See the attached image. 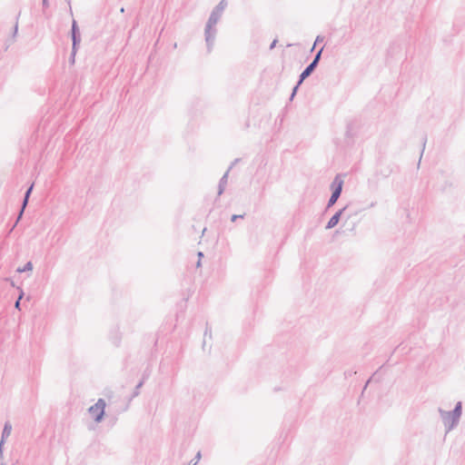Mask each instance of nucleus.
I'll return each mask as SVG.
<instances>
[{
	"instance_id": "obj_5",
	"label": "nucleus",
	"mask_w": 465,
	"mask_h": 465,
	"mask_svg": "<svg viewBox=\"0 0 465 465\" xmlns=\"http://www.w3.org/2000/svg\"><path fill=\"white\" fill-rule=\"evenodd\" d=\"M71 36L73 42V54H76L77 46L81 42V34L75 20H73L72 23Z\"/></svg>"
},
{
	"instance_id": "obj_28",
	"label": "nucleus",
	"mask_w": 465,
	"mask_h": 465,
	"mask_svg": "<svg viewBox=\"0 0 465 465\" xmlns=\"http://www.w3.org/2000/svg\"><path fill=\"white\" fill-rule=\"evenodd\" d=\"M196 464H197V461L191 460L188 465H196Z\"/></svg>"
},
{
	"instance_id": "obj_13",
	"label": "nucleus",
	"mask_w": 465,
	"mask_h": 465,
	"mask_svg": "<svg viewBox=\"0 0 465 465\" xmlns=\"http://www.w3.org/2000/svg\"><path fill=\"white\" fill-rule=\"evenodd\" d=\"M33 270V263L31 262H27L23 268H18L16 271L18 272H25Z\"/></svg>"
},
{
	"instance_id": "obj_35",
	"label": "nucleus",
	"mask_w": 465,
	"mask_h": 465,
	"mask_svg": "<svg viewBox=\"0 0 465 465\" xmlns=\"http://www.w3.org/2000/svg\"><path fill=\"white\" fill-rule=\"evenodd\" d=\"M0 465H5V463L1 462Z\"/></svg>"
},
{
	"instance_id": "obj_33",
	"label": "nucleus",
	"mask_w": 465,
	"mask_h": 465,
	"mask_svg": "<svg viewBox=\"0 0 465 465\" xmlns=\"http://www.w3.org/2000/svg\"><path fill=\"white\" fill-rule=\"evenodd\" d=\"M120 12H121V13H124V7H122V8L120 9Z\"/></svg>"
},
{
	"instance_id": "obj_22",
	"label": "nucleus",
	"mask_w": 465,
	"mask_h": 465,
	"mask_svg": "<svg viewBox=\"0 0 465 465\" xmlns=\"http://www.w3.org/2000/svg\"><path fill=\"white\" fill-rule=\"evenodd\" d=\"M208 334H210V336L212 335V334H211V330L209 329V327H208V326H206V329H205V331H204V336H206V335H208Z\"/></svg>"
},
{
	"instance_id": "obj_11",
	"label": "nucleus",
	"mask_w": 465,
	"mask_h": 465,
	"mask_svg": "<svg viewBox=\"0 0 465 465\" xmlns=\"http://www.w3.org/2000/svg\"><path fill=\"white\" fill-rule=\"evenodd\" d=\"M232 169V166H229L228 170L225 172V173L223 175V177L220 179L219 185H218V195H222L224 192L225 186L227 184L228 175L230 171Z\"/></svg>"
},
{
	"instance_id": "obj_23",
	"label": "nucleus",
	"mask_w": 465,
	"mask_h": 465,
	"mask_svg": "<svg viewBox=\"0 0 465 465\" xmlns=\"http://www.w3.org/2000/svg\"><path fill=\"white\" fill-rule=\"evenodd\" d=\"M3 446L4 444L0 443V459L3 457Z\"/></svg>"
},
{
	"instance_id": "obj_14",
	"label": "nucleus",
	"mask_w": 465,
	"mask_h": 465,
	"mask_svg": "<svg viewBox=\"0 0 465 465\" xmlns=\"http://www.w3.org/2000/svg\"><path fill=\"white\" fill-rule=\"evenodd\" d=\"M227 6V1L226 0H222L215 7L214 9H216L217 11H220L222 13H223L224 9L226 8Z\"/></svg>"
},
{
	"instance_id": "obj_27",
	"label": "nucleus",
	"mask_w": 465,
	"mask_h": 465,
	"mask_svg": "<svg viewBox=\"0 0 465 465\" xmlns=\"http://www.w3.org/2000/svg\"><path fill=\"white\" fill-rule=\"evenodd\" d=\"M198 257L201 260V258L203 257V253L202 252H198Z\"/></svg>"
},
{
	"instance_id": "obj_21",
	"label": "nucleus",
	"mask_w": 465,
	"mask_h": 465,
	"mask_svg": "<svg viewBox=\"0 0 465 465\" xmlns=\"http://www.w3.org/2000/svg\"><path fill=\"white\" fill-rule=\"evenodd\" d=\"M276 43H277V40H276V39H274V40L272 41V43L271 44V45H270V49H271V50H272V49H273V48L275 47Z\"/></svg>"
},
{
	"instance_id": "obj_9",
	"label": "nucleus",
	"mask_w": 465,
	"mask_h": 465,
	"mask_svg": "<svg viewBox=\"0 0 465 465\" xmlns=\"http://www.w3.org/2000/svg\"><path fill=\"white\" fill-rule=\"evenodd\" d=\"M346 206L343 207L342 209L339 210L338 212H336L331 217V219L329 220V222L327 223L326 226H325V229L327 230H330V229H332L333 227H335L338 223L340 222V219L341 217V214L343 213V212L346 210Z\"/></svg>"
},
{
	"instance_id": "obj_8",
	"label": "nucleus",
	"mask_w": 465,
	"mask_h": 465,
	"mask_svg": "<svg viewBox=\"0 0 465 465\" xmlns=\"http://www.w3.org/2000/svg\"><path fill=\"white\" fill-rule=\"evenodd\" d=\"M438 411H439L440 418L444 423L446 432L450 431L453 429V428H450V424L452 421L451 420V412L446 411L442 410L441 408H439Z\"/></svg>"
},
{
	"instance_id": "obj_25",
	"label": "nucleus",
	"mask_w": 465,
	"mask_h": 465,
	"mask_svg": "<svg viewBox=\"0 0 465 465\" xmlns=\"http://www.w3.org/2000/svg\"><path fill=\"white\" fill-rule=\"evenodd\" d=\"M43 6L47 7L48 6V0H43Z\"/></svg>"
},
{
	"instance_id": "obj_18",
	"label": "nucleus",
	"mask_w": 465,
	"mask_h": 465,
	"mask_svg": "<svg viewBox=\"0 0 465 465\" xmlns=\"http://www.w3.org/2000/svg\"><path fill=\"white\" fill-rule=\"evenodd\" d=\"M322 41H323V37H322V36H321V35H318V36L316 37V39H315L314 45L312 46V51L314 49V46H315L318 43L322 42Z\"/></svg>"
},
{
	"instance_id": "obj_34",
	"label": "nucleus",
	"mask_w": 465,
	"mask_h": 465,
	"mask_svg": "<svg viewBox=\"0 0 465 465\" xmlns=\"http://www.w3.org/2000/svg\"><path fill=\"white\" fill-rule=\"evenodd\" d=\"M17 223H16V222H15V224H14V226H13V227H11V230H14V227H15Z\"/></svg>"
},
{
	"instance_id": "obj_16",
	"label": "nucleus",
	"mask_w": 465,
	"mask_h": 465,
	"mask_svg": "<svg viewBox=\"0 0 465 465\" xmlns=\"http://www.w3.org/2000/svg\"><path fill=\"white\" fill-rule=\"evenodd\" d=\"M23 295H24V292H21V293H20V295H19L18 299L15 301V307L16 309H18V310H20V301H21V299L23 298Z\"/></svg>"
},
{
	"instance_id": "obj_20",
	"label": "nucleus",
	"mask_w": 465,
	"mask_h": 465,
	"mask_svg": "<svg viewBox=\"0 0 465 465\" xmlns=\"http://www.w3.org/2000/svg\"><path fill=\"white\" fill-rule=\"evenodd\" d=\"M201 457H202V455H201V451H198V452L196 453L195 460H194V461H197V462H198V461L200 460Z\"/></svg>"
},
{
	"instance_id": "obj_24",
	"label": "nucleus",
	"mask_w": 465,
	"mask_h": 465,
	"mask_svg": "<svg viewBox=\"0 0 465 465\" xmlns=\"http://www.w3.org/2000/svg\"><path fill=\"white\" fill-rule=\"evenodd\" d=\"M74 56H75V54H73V53L71 54V57H70V60H71V63L74 64Z\"/></svg>"
},
{
	"instance_id": "obj_3",
	"label": "nucleus",
	"mask_w": 465,
	"mask_h": 465,
	"mask_svg": "<svg viewBox=\"0 0 465 465\" xmlns=\"http://www.w3.org/2000/svg\"><path fill=\"white\" fill-rule=\"evenodd\" d=\"M323 51V47L321 48L317 54L314 55L313 60L306 66V68L301 73L299 76V84H302V82L308 78L316 69L319 64V62L322 57V54Z\"/></svg>"
},
{
	"instance_id": "obj_6",
	"label": "nucleus",
	"mask_w": 465,
	"mask_h": 465,
	"mask_svg": "<svg viewBox=\"0 0 465 465\" xmlns=\"http://www.w3.org/2000/svg\"><path fill=\"white\" fill-rule=\"evenodd\" d=\"M451 412V424L450 428H454L458 425L461 413H462V403L461 401H458Z\"/></svg>"
},
{
	"instance_id": "obj_12",
	"label": "nucleus",
	"mask_w": 465,
	"mask_h": 465,
	"mask_svg": "<svg viewBox=\"0 0 465 465\" xmlns=\"http://www.w3.org/2000/svg\"><path fill=\"white\" fill-rule=\"evenodd\" d=\"M11 431H12V425L9 421H6L4 425L0 443L5 444V439H7L10 436Z\"/></svg>"
},
{
	"instance_id": "obj_26",
	"label": "nucleus",
	"mask_w": 465,
	"mask_h": 465,
	"mask_svg": "<svg viewBox=\"0 0 465 465\" xmlns=\"http://www.w3.org/2000/svg\"><path fill=\"white\" fill-rule=\"evenodd\" d=\"M238 162H239V159L237 158V159H235V160L232 163V164H231L230 166H232V167H233V166H234V164H237V163H238Z\"/></svg>"
},
{
	"instance_id": "obj_17",
	"label": "nucleus",
	"mask_w": 465,
	"mask_h": 465,
	"mask_svg": "<svg viewBox=\"0 0 465 465\" xmlns=\"http://www.w3.org/2000/svg\"><path fill=\"white\" fill-rule=\"evenodd\" d=\"M243 217H244V215H242V214H233L231 217V221L235 222L237 219H242Z\"/></svg>"
},
{
	"instance_id": "obj_32",
	"label": "nucleus",
	"mask_w": 465,
	"mask_h": 465,
	"mask_svg": "<svg viewBox=\"0 0 465 465\" xmlns=\"http://www.w3.org/2000/svg\"><path fill=\"white\" fill-rule=\"evenodd\" d=\"M425 143H426V141H424V143H423V144H422V147H423V148H422V152L424 151V148H425Z\"/></svg>"
},
{
	"instance_id": "obj_29",
	"label": "nucleus",
	"mask_w": 465,
	"mask_h": 465,
	"mask_svg": "<svg viewBox=\"0 0 465 465\" xmlns=\"http://www.w3.org/2000/svg\"><path fill=\"white\" fill-rule=\"evenodd\" d=\"M295 94H291V96H290V101H292L293 98H294Z\"/></svg>"
},
{
	"instance_id": "obj_19",
	"label": "nucleus",
	"mask_w": 465,
	"mask_h": 465,
	"mask_svg": "<svg viewBox=\"0 0 465 465\" xmlns=\"http://www.w3.org/2000/svg\"><path fill=\"white\" fill-rule=\"evenodd\" d=\"M300 85H301V84H299V81H298V82H297V84H296V85L292 88V94H296V93H297V91H298V89H299V86H300Z\"/></svg>"
},
{
	"instance_id": "obj_1",
	"label": "nucleus",
	"mask_w": 465,
	"mask_h": 465,
	"mask_svg": "<svg viewBox=\"0 0 465 465\" xmlns=\"http://www.w3.org/2000/svg\"><path fill=\"white\" fill-rule=\"evenodd\" d=\"M223 13L217 11L216 9H213L209 19L206 23L204 28V36L207 46V52L211 53L214 45L217 30L215 28L216 24L221 19Z\"/></svg>"
},
{
	"instance_id": "obj_7",
	"label": "nucleus",
	"mask_w": 465,
	"mask_h": 465,
	"mask_svg": "<svg viewBox=\"0 0 465 465\" xmlns=\"http://www.w3.org/2000/svg\"><path fill=\"white\" fill-rule=\"evenodd\" d=\"M33 189H34V183H32V184L27 188V190H26V191H25V196H24V199H23V203H22L21 210H20V212H19V213H18V216H17V219H16V223H18V222L21 220V218H22V216H23V214H24L25 209V207H26V206H27V204H28V201H29L30 195H31V193H32V192H33Z\"/></svg>"
},
{
	"instance_id": "obj_4",
	"label": "nucleus",
	"mask_w": 465,
	"mask_h": 465,
	"mask_svg": "<svg viewBox=\"0 0 465 465\" xmlns=\"http://www.w3.org/2000/svg\"><path fill=\"white\" fill-rule=\"evenodd\" d=\"M106 403L104 399H99L96 403L92 405L88 411L93 416L95 422H101L104 416Z\"/></svg>"
},
{
	"instance_id": "obj_15",
	"label": "nucleus",
	"mask_w": 465,
	"mask_h": 465,
	"mask_svg": "<svg viewBox=\"0 0 465 465\" xmlns=\"http://www.w3.org/2000/svg\"><path fill=\"white\" fill-rule=\"evenodd\" d=\"M143 381H141L136 386H135V389H134V391L133 393V397H136L139 395V390L141 389V387L143 386Z\"/></svg>"
},
{
	"instance_id": "obj_10",
	"label": "nucleus",
	"mask_w": 465,
	"mask_h": 465,
	"mask_svg": "<svg viewBox=\"0 0 465 465\" xmlns=\"http://www.w3.org/2000/svg\"><path fill=\"white\" fill-rule=\"evenodd\" d=\"M19 16H20V13L17 15L16 16V19H15V24L13 27V32H12V36L7 38L5 42V50H7L9 48V46L15 43V37H16V35L18 33V19H19Z\"/></svg>"
},
{
	"instance_id": "obj_30",
	"label": "nucleus",
	"mask_w": 465,
	"mask_h": 465,
	"mask_svg": "<svg viewBox=\"0 0 465 465\" xmlns=\"http://www.w3.org/2000/svg\"><path fill=\"white\" fill-rule=\"evenodd\" d=\"M196 266H197V267H200V266H201V260H200V259H199V261L197 262Z\"/></svg>"
},
{
	"instance_id": "obj_2",
	"label": "nucleus",
	"mask_w": 465,
	"mask_h": 465,
	"mask_svg": "<svg viewBox=\"0 0 465 465\" xmlns=\"http://www.w3.org/2000/svg\"><path fill=\"white\" fill-rule=\"evenodd\" d=\"M342 186L343 180L338 174L334 177L332 183H331V195L328 201L327 208H330L336 203L341 194Z\"/></svg>"
},
{
	"instance_id": "obj_31",
	"label": "nucleus",
	"mask_w": 465,
	"mask_h": 465,
	"mask_svg": "<svg viewBox=\"0 0 465 465\" xmlns=\"http://www.w3.org/2000/svg\"><path fill=\"white\" fill-rule=\"evenodd\" d=\"M370 381H371V380H369V381H367V383L364 385V390L367 388V385L369 384Z\"/></svg>"
}]
</instances>
